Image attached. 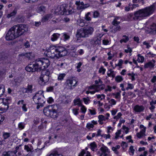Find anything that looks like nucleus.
Returning <instances> with one entry per match:
<instances>
[{
    "label": "nucleus",
    "mask_w": 156,
    "mask_h": 156,
    "mask_svg": "<svg viewBox=\"0 0 156 156\" xmlns=\"http://www.w3.org/2000/svg\"><path fill=\"white\" fill-rule=\"evenodd\" d=\"M28 30V27L24 24H17L10 28L6 34L5 38L7 41L13 40L23 34Z\"/></svg>",
    "instance_id": "obj_1"
},
{
    "label": "nucleus",
    "mask_w": 156,
    "mask_h": 156,
    "mask_svg": "<svg viewBox=\"0 0 156 156\" xmlns=\"http://www.w3.org/2000/svg\"><path fill=\"white\" fill-rule=\"evenodd\" d=\"M50 64V62L47 58H40L36 59L25 68L28 72H34L40 71L47 68Z\"/></svg>",
    "instance_id": "obj_2"
},
{
    "label": "nucleus",
    "mask_w": 156,
    "mask_h": 156,
    "mask_svg": "<svg viewBox=\"0 0 156 156\" xmlns=\"http://www.w3.org/2000/svg\"><path fill=\"white\" fill-rule=\"evenodd\" d=\"M155 10V5L153 4L150 6L147 7L136 12L134 13L133 19L136 20H140L143 18L148 16L153 13Z\"/></svg>",
    "instance_id": "obj_3"
},
{
    "label": "nucleus",
    "mask_w": 156,
    "mask_h": 156,
    "mask_svg": "<svg viewBox=\"0 0 156 156\" xmlns=\"http://www.w3.org/2000/svg\"><path fill=\"white\" fill-rule=\"evenodd\" d=\"M58 108L57 105H49L44 108L43 112L46 116L55 118L57 117Z\"/></svg>",
    "instance_id": "obj_4"
},
{
    "label": "nucleus",
    "mask_w": 156,
    "mask_h": 156,
    "mask_svg": "<svg viewBox=\"0 0 156 156\" xmlns=\"http://www.w3.org/2000/svg\"><path fill=\"white\" fill-rule=\"evenodd\" d=\"M93 31V28L91 27H89L86 28H81L78 30L76 35L80 38L87 37L89 35L92 34Z\"/></svg>",
    "instance_id": "obj_5"
},
{
    "label": "nucleus",
    "mask_w": 156,
    "mask_h": 156,
    "mask_svg": "<svg viewBox=\"0 0 156 156\" xmlns=\"http://www.w3.org/2000/svg\"><path fill=\"white\" fill-rule=\"evenodd\" d=\"M32 99L35 104H40L41 107L43 106V104L45 102L43 93L42 91L36 93L32 98Z\"/></svg>",
    "instance_id": "obj_6"
},
{
    "label": "nucleus",
    "mask_w": 156,
    "mask_h": 156,
    "mask_svg": "<svg viewBox=\"0 0 156 156\" xmlns=\"http://www.w3.org/2000/svg\"><path fill=\"white\" fill-rule=\"evenodd\" d=\"M10 98L0 99V113L6 112L9 108V105L11 102Z\"/></svg>",
    "instance_id": "obj_7"
},
{
    "label": "nucleus",
    "mask_w": 156,
    "mask_h": 156,
    "mask_svg": "<svg viewBox=\"0 0 156 156\" xmlns=\"http://www.w3.org/2000/svg\"><path fill=\"white\" fill-rule=\"evenodd\" d=\"M57 52L56 51L55 46H51L46 51L45 53L47 56L52 58L57 59L58 58V56L57 54Z\"/></svg>",
    "instance_id": "obj_8"
},
{
    "label": "nucleus",
    "mask_w": 156,
    "mask_h": 156,
    "mask_svg": "<svg viewBox=\"0 0 156 156\" xmlns=\"http://www.w3.org/2000/svg\"><path fill=\"white\" fill-rule=\"evenodd\" d=\"M78 80L77 79L74 77L72 79H67L66 80L65 84L66 87L70 90H72L77 85Z\"/></svg>",
    "instance_id": "obj_9"
},
{
    "label": "nucleus",
    "mask_w": 156,
    "mask_h": 156,
    "mask_svg": "<svg viewBox=\"0 0 156 156\" xmlns=\"http://www.w3.org/2000/svg\"><path fill=\"white\" fill-rule=\"evenodd\" d=\"M50 73L47 70H42L41 73V75L40 77L41 80L43 82L42 84L47 82L49 80Z\"/></svg>",
    "instance_id": "obj_10"
},
{
    "label": "nucleus",
    "mask_w": 156,
    "mask_h": 156,
    "mask_svg": "<svg viewBox=\"0 0 156 156\" xmlns=\"http://www.w3.org/2000/svg\"><path fill=\"white\" fill-rule=\"evenodd\" d=\"M56 51L57 55H59L58 58L65 56L67 54V51L65 48L62 47H57L55 46Z\"/></svg>",
    "instance_id": "obj_11"
},
{
    "label": "nucleus",
    "mask_w": 156,
    "mask_h": 156,
    "mask_svg": "<svg viewBox=\"0 0 156 156\" xmlns=\"http://www.w3.org/2000/svg\"><path fill=\"white\" fill-rule=\"evenodd\" d=\"M61 10L59 12L60 15H69L71 14L73 12L72 10L67 9V8L65 7L63 5L61 6Z\"/></svg>",
    "instance_id": "obj_12"
},
{
    "label": "nucleus",
    "mask_w": 156,
    "mask_h": 156,
    "mask_svg": "<svg viewBox=\"0 0 156 156\" xmlns=\"http://www.w3.org/2000/svg\"><path fill=\"white\" fill-rule=\"evenodd\" d=\"M100 150L101 151L100 156H108L109 155L110 152L107 147L105 146H103L100 148Z\"/></svg>",
    "instance_id": "obj_13"
},
{
    "label": "nucleus",
    "mask_w": 156,
    "mask_h": 156,
    "mask_svg": "<svg viewBox=\"0 0 156 156\" xmlns=\"http://www.w3.org/2000/svg\"><path fill=\"white\" fill-rule=\"evenodd\" d=\"M155 61L152 59L150 61L146 63L144 65L145 68H149L151 69L153 68L155 66Z\"/></svg>",
    "instance_id": "obj_14"
},
{
    "label": "nucleus",
    "mask_w": 156,
    "mask_h": 156,
    "mask_svg": "<svg viewBox=\"0 0 156 156\" xmlns=\"http://www.w3.org/2000/svg\"><path fill=\"white\" fill-rule=\"evenodd\" d=\"M144 108V107L143 105H136L134 107L133 110L136 112L140 113L143 112Z\"/></svg>",
    "instance_id": "obj_15"
},
{
    "label": "nucleus",
    "mask_w": 156,
    "mask_h": 156,
    "mask_svg": "<svg viewBox=\"0 0 156 156\" xmlns=\"http://www.w3.org/2000/svg\"><path fill=\"white\" fill-rule=\"evenodd\" d=\"M32 88V85L29 84L27 88H24L23 89V90L25 93H32L33 90Z\"/></svg>",
    "instance_id": "obj_16"
},
{
    "label": "nucleus",
    "mask_w": 156,
    "mask_h": 156,
    "mask_svg": "<svg viewBox=\"0 0 156 156\" xmlns=\"http://www.w3.org/2000/svg\"><path fill=\"white\" fill-rule=\"evenodd\" d=\"M146 129V128L145 127L144 129H142L140 132L137 133L136 136L138 138H140L141 137L145 136Z\"/></svg>",
    "instance_id": "obj_17"
},
{
    "label": "nucleus",
    "mask_w": 156,
    "mask_h": 156,
    "mask_svg": "<svg viewBox=\"0 0 156 156\" xmlns=\"http://www.w3.org/2000/svg\"><path fill=\"white\" fill-rule=\"evenodd\" d=\"M52 15L50 14H49L46 15L43 17L42 19V21L43 22H44L48 20L49 19H51L52 18Z\"/></svg>",
    "instance_id": "obj_18"
},
{
    "label": "nucleus",
    "mask_w": 156,
    "mask_h": 156,
    "mask_svg": "<svg viewBox=\"0 0 156 156\" xmlns=\"http://www.w3.org/2000/svg\"><path fill=\"white\" fill-rule=\"evenodd\" d=\"M60 34L58 33L54 34L51 37V40L53 41H56L59 37Z\"/></svg>",
    "instance_id": "obj_19"
},
{
    "label": "nucleus",
    "mask_w": 156,
    "mask_h": 156,
    "mask_svg": "<svg viewBox=\"0 0 156 156\" xmlns=\"http://www.w3.org/2000/svg\"><path fill=\"white\" fill-rule=\"evenodd\" d=\"M116 74V72L110 69L108 70L107 73V75L108 76H112L113 78H114Z\"/></svg>",
    "instance_id": "obj_20"
},
{
    "label": "nucleus",
    "mask_w": 156,
    "mask_h": 156,
    "mask_svg": "<svg viewBox=\"0 0 156 156\" xmlns=\"http://www.w3.org/2000/svg\"><path fill=\"white\" fill-rule=\"evenodd\" d=\"M113 29L111 31V32L113 33H115L118 31H120L121 30V27L120 26L118 25L115 26Z\"/></svg>",
    "instance_id": "obj_21"
},
{
    "label": "nucleus",
    "mask_w": 156,
    "mask_h": 156,
    "mask_svg": "<svg viewBox=\"0 0 156 156\" xmlns=\"http://www.w3.org/2000/svg\"><path fill=\"white\" fill-rule=\"evenodd\" d=\"M24 149L27 152H32L33 148L30 145L28 144L25 145Z\"/></svg>",
    "instance_id": "obj_22"
},
{
    "label": "nucleus",
    "mask_w": 156,
    "mask_h": 156,
    "mask_svg": "<svg viewBox=\"0 0 156 156\" xmlns=\"http://www.w3.org/2000/svg\"><path fill=\"white\" fill-rule=\"evenodd\" d=\"M97 147V145L94 142H93L90 144V148L93 151H94Z\"/></svg>",
    "instance_id": "obj_23"
},
{
    "label": "nucleus",
    "mask_w": 156,
    "mask_h": 156,
    "mask_svg": "<svg viewBox=\"0 0 156 156\" xmlns=\"http://www.w3.org/2000/svg\"><path fill=\"white\" fill-rule=\"evenodd\" d=\"M73 102L74 105H78L79 106H81L82 105L81 101L80 100V98H77L76 99H75Z\"/></svg>",
    "instance_id": "obj_24"
},
{
    "label": "nucleus",
    "mask_w": 156,
    "mask_h": 156,
    "mask_svg": "<svg viewBox=\"0 0 156 156\" xmlns=\"http://www.w3.org/2000/svg\"><path fill=\"white\" fill-rule=\"evenodd\" d=\"M122 37L123 38L120 40V42L121 43H122V42L126 43L129 40V38L126 35H123Z\"/></svg>",
    "instance_id": "obj_25"
},
{
    "label": "nucleus",
    "mask_w": 156,
    "mask_h": 156,
    "mask_svg": "<svg viewBox=\"0 0 156 156\" xmlns=\"http://www.w3.org/2000/svg\"><path fill=\"white\" fill-rule=\"evenodd\" d=\"M2 156H15L13 153L10 152V151L3 152Z\"/></svg>",
    "instance_id": "obj_26"
},
{
    "label": "nucleus",
    "mask_w": 156,
    "mask_h": 156,
    "mask_svg": "<svg viewBox=\"0 0 156 156\" xmlns=\"http://www.w3.org/2000/svg\"><path fill=\"white\" fill-rule=\"evenodd\" d=\"M17 13V10L16 9H15L13 11L11 12L10 14H9L7 15V17L9 18L12 16H14Z\"/></svg>",
    "instance_id": "obj_27"
},
{
    "label": "nucleus",
    "mask_w": 156,
    "mask_h": 156,
    "mask_svg": "<svg viewBox=\"0 0 156 156\" xmlns=\"http://www.w3.org/2000/svg\"><path fill=\"white\" fill-rule=\"evenodd\" d=\"M10 136V134L9 133H6L4 132L3 133L2 136L4 139V140H5L9 137Z\"/></svg>",
    "instance_id": "obj_28"
},
{
    "label": "nucleus",
    "mask_w": 156,
    "mask_h": 156,
    "mask_svg": "<svg viewBox=\"0 0 156 156\" xmlns=\"http://www.w3.org/2000/svg\"><path fill=\"white\" fill-rule=\"evenodd\" d=\"M5 92V87L3 85H0V97L4 94Z\"/></svg>",
    "instance_id": "obj_29"
},
{
    "label": "nucleus",
    "mask_w": 156,
    "mask_h": 156,
    "mask_svg": "<svg viewBox=\"0 0 156 156\" xmlns=\"http://www.w3.org/2000/svg\"><path fill=\"white\" fill-rule=\"evenodd\" d=\"M77 24L81 27H83L85 25L84 20L82 19H80L77 21Z\"/></svg>",
    "instance_id": "obj_30"
},
{
    "label": "nucleus",
    "mask_w": 156,
    "mask_h": 156,
    "mask_svg": "<svg viewBox=\"0 0 156 156\" xmlns=\"http://www.w3.org/2000/svg\"><path fill=\"white\" fill-rule=\"evenodd\" d=\"M122 77L120 76H117L115 78V81L118 82H120L123 80Z\"/></svg>",
    "instance_id": "obj_31"
},
{
    "label": "nucleus",
    "mask_w": 156,
    "mask_h": 156,
    "mask_svg": "<svg viewBox=\"0 0 156 156\" xmlns=\"http://www.w3.org/2000/svg\"><path fill=\"white\" fill-rule=\"evenodd\" d=\"M98 119L102 121H105L108 119V117H106L103 115H100L98 116Z\"/></svg>",
    "instance_id": "obj_32"
},
{
    "label": "nucleus",
    "mask_w": 156,
    "mask_h": 156,
    "mask_svg": "<svg viewBox=\"0 0 156 156\" xmlns=\"http://www.w3.org/2000/svg\"><path fill=\"white\" fill-rule=\"evenodd\" d=\"M138 56L137 61L139 62H142L144 61V58L143 56H141L140 54L138 55Z\"/></svg>",
    "instance_id": "obj_33"
},
{
    "label": "nucleus",
    "mask_w": 156,
    "mask_h": 156,
    "mask_svg": "<svg viewBox=\"0 0 156 156\" xmlns=\"http://www.w3.org/2000/svg\"><path fill=\"white\" fill-rule=\"evenodd\" d=\"M90 12H88L85 15L84 18L87 21H90L91 20L90 17L89 16V15H90Z\"/></svg>",
    "instance_id": "obj_34"
},
{
    "label": "nucleus",
    "mask_w": 156,
    "mask_h": 156,
    "mask_svg": "<svg viewBox=\"0 0 156 156\" xmlns=\"http://www.w3.org/2000/svg\"><path fill=\"white\" fill-rule=\"evenodd\" d=\"M66 76L65 73H61L58 76V79L59 80H62Z\"/></svg>",
    "instance_id": "obj_35"
},
{
    "label": "nucleus",
    "mask_w": 156,
    "mask_h": 156,
    "mask_svg": "<svg viewBox=\"0 0 156 156\" xmlns=\"http://www.w3.org/2000/svg\"><path fill=\"white\" fill-rule=\"evenodd\" d=\"M25 124L24 123L21 122L18 125V128L20 129H22L24 128Z\"/></svg>",
    "instance_id": "obj_36"
},
{
    "label": "nucleus",
    "mask_w": 156,
    "mask_h": 156,
    "mask_svg": "<svg viewBox=\"0 0 156 156\" xmlns=\"http://www.w3.org/2000/svg\"><path fill=\"white\" fill-rule=\"evenodd\" d=\"M120 23V22L114 19L112 22V24L114 26H118Z\"/></svg>",
    "instance_id": "obj_37"
},
{
    "label": "nucleus",
    "mask_w": 156,
    "mask_h": 156,
    "mask_svg": "<svg viewBox=\"0 0 156 156\" xmlns=\"http://www.w3.org/2000/svg\"><path fill=\"white\" fill-rule=\"evenodd\" d=\"M106 69H105L103 68V66H101L99 70V73H102L103 74H104L105 73Z\"/></svg>",
    "instance_id": "obj_38"
},
{
    "label": "nucleus",
    "mask_w": 156,
    "mask_h": 156,
    "mask_svg": "<svg viewBox=\"0 0 156 156\" xmlns=\"http://www.w3.org/2000/svg\"><path fill=\"white\" fill-rule=\"evenodd\" d=\"M49 156H63V155L60 154H59L58 152H56L54 153L50 154Z\"/></svg>",
    "instance_id": "obj_39"
},
{
    "label": "nucleus",
    "mask_w": 156,
    "mask_h": 156,
    "mask_svg": "<svg viewBox=\"0 0 156 156\" xmlns=\"http://www.w3.org/2000/svg\"><path fill=\"white\" fill-rule=\"evenodd\" d=\"M61 6H58L57 7V8L55 10V13L57 14H60L59 12H60L61 10Z\"/></svg>",
    "instance_id": "obj_40"
},
{
    "label": "nucleus",
    "mask_w": 156,
    "mask_h": 156,
    "mask_svg": "<svg viewBox=\"0 0 156 156\" xmlns=\"http://www.w3.org/2000/svg\"><path fill=\"white\" fill-rule=\"evenodd\" d=\"M134 151L135 150L133 149V146H131L129 147V152H131L132 155H133L134 154Z\"/></svg>",
    "instance_id": "obj_41"
},
{
    "label": "nucleus",
    "mask_w": 156,
    "mask_h": 156,
    "mask_svg": "<svg viewBox=\"0 0 156 156\" xmlns=\"http://www.w3.org/2000/svg\"><path fill=\"white\" fill-rule=\"evenodd\" d=\"M143 44L146 46V48L148 49L151 47V46L150 45L149 43L146 41H144L143 42Z\"/></svg>",
    "instance_id": "obj_42"
},
{
    "label": "nucleus",
    "mask_w": 156,
    "mask_h": 156,
    "mask_svg": "<svg viewBox=\"0 0 156 156\" xmlns=\"http://www.w3.org/2000/svg\"><path fill=\"white\" fill-rule=\"evenodd\" d=\"M99 15V13L97 11H96L94 12L93 17L96 18L98 17Z\"/></svg>",
    "instance_id": "obj_43"
},
{
    "label": "nucleus",
    "mask_w": 156,
    "mask_h": 156,
    "mask_svg": "<svg viewBox=\"0 0 156 156\" xmlns=\"http://www.w3.org/2000/svg\"><path fill=\"white\" fill-rule=\"evenodd\" d=\"M107 55L109 56L108 58V59L109 60L111 59L114 56V55L113 54H112L110 52H108V53Z\"/></svg>",
    "instance_id": "obj_44"
},
{
    "label": "nucleus",
    "mask_w": 156,
    "mask_h": 156,
    "mask_svg": "<svg viewBox=\"0 0 156 156\" xmlns=\"http://www.w3.org/2000/svg\"><path fill=\"white\" fill-rule=\"evenodd\" d=\"M128 86L126 88V90H128L129 89H132L133 88V85L130 83H128Z\"/></svg>",
    "instance_id": "obj_45"
},
{
    "label": "nucleus",
    "mask_w": 156,
    "mask_h": 156,
    "mask_svg": "<svg viewBox=\"0 0 156 156\" xmlns=\"http://www.w3.org/2000/svg\"><path fill=\"white\" fill-rule=\"evenodd\" d=\"M94 127V125L93 124L88 123L87 124L86 127L88 129L90 128H93Z\"/></svg>",
    "instance_id": "obj_46"
},
{
    "label": "nucleus",
    "mask_w": 156,
    "mask_h": 156,
    "mask_svg": "<svg viewBox=\"0 0 156 156\" xmlns=\"http://www.w3.org/2000/svg\"><path fill=\"white\" fill-rule=\"evenodd\" d=\"M127 94L128 96H130L132 98L136 96L135 94H133V93L131 92H128Z\"/></svg>",
    "instance_id": "obj_47"
},
{
    "label": "nucleus",
    "mask_w": 156,
    "mask_h": 156,
    "mask_svg": "<svg viewBox=\"0 0 156 156\" xmlns=\"http://www.w3.org/2000/svg\"><path fill=\"white\" fill-rule=\"evenodd\" d=\"M105 95L103 94H102L101 95L99 94L97 95V98H101V100H102V99L105 98Z\"/></svg>",
    "instance_id": "obj_48"
},
{
    "label": "nucleus",
    "mask_w": 156,
    "mask_h": 156,
    "mask_svg": "<svg viewBox=\"0 0 156 156\" xmlns=\"http://www.w3.org/2000/svg\"><path fill=\"white\" fill-rule=\"evenodd\" d=\"M53 87L52 86H50L48 87L47 88L46 91L48 92L52 91L53 90Z\"/></svg>",
    "instance_id": "obj_49"
},
{
    "label": "nucleus",
    "mask_w": 156,
    "mask_h": 156,
    "mask_svg": "<svg viewBox=\"0 0 156 156\" xmlns=\"http://www.w3.org/2000/svg\"><path fill=\"white\" fill-rule=\"evenodd\" d=\"M81 106V110L82 112L83 113H85L86 111V108L83 105H82Z\"/></svg>",
    "instance_id": "obj_50"
},
{
    "label": "nucleus",
    "mask_w": 156,
    "mask_h": 156,
    "mask_svg": "<svg viewBox=\"0 0 156 156\" xmlns=\"http://www.w3.org/2000/svg\"><path fill=\"white\" fill-rule=\"evenodd\" d=\"M121 146L123 148H126L127 146V144L125 142H122L121 144Z\"/></svg>",
    "instance_id": "obj_51"
},
{
    "label": "nucleus",
    "mask_w": 156,
    "mask_h": 156,
    "mask_svg": "<svg viewBox=\"0 0 156 156\" xmlns=\"http://www.w3.org/2000/svg\"><path fill=\"white\" fill-rule=\"evenodd\" d=\"M121 132L120 130H119L118 131L115 133V138L116 139H117L119 135L120 134Z\"/></svg>",
    "instance_id": "obj_52"
},
{
    "label": "nucleus",
    "mask_w": 156,
    "mask_h": 156,
    "mask_svg": "<svg viewBox=\"0 0 156 156\" xmlns=\"http://www.w3.org/2000/svg\"><path fill=\"white\" fill-rule=\"evenodd\" d=\"M103 44L105 45H107L109 43V41L107 40H103L102 41Z\"/></svg>",
    "instance_id": "obj_53"
},
{
    "label": "nucleus",
    "mask_w": 156,
    "mask_h": 156,
    "mask_svg": "<svg viewBox=\"0 0 156 156\" xmlns=\"http://www.w3.org/2000/svg\"><path fill=\"white\" fill-rule=\"evenodd\" d=\"M86 153V151L84 150H83L79 154L78 156H83Z\"/></svg>",
    "instance_id": "obj_54"
},
{
    "label": "nucleus",
    "mask_w": 156,
    "mask_h": 156,
    "mask_svg": "<svg viewBox=\"0 0 156 156\" xmlns=\"http://www.w3.org/2000/svg\"><path fill=\"white\" fill-rule=\"evenodd\" d=\"M112 150L115 153L117 154H119V152L117 150L115 147H113Z\"/></svg>",
    "instance_id": "obj_55"
},
{
    "label": "nucleus",
    "mask_w": 156,
    "mask_h": 156,
    "mask_svg": "<svg viewBox=\"0 0 156 156\" xmlns=\"http://www.w3.org/2000/svg\"><path fill=\"white\" fill-rule=\"evenodd\" d=\"M125 51L127 53H128V52L131 53L132 51V50L130 48L128 47V49H125Z\"/></svg>",
    "instance_id": "obj_56"
},
{
    "label": "nucleus",
    "mask_w": 156,
    "mask_h": 156,
    "mask_svg": "<svg viewBox=\"0 0 156 156\" xmlns=\"http://www.w3.org/2000/svg\"><path fill=\"white\" fill-rule=\"evenodd\" d=\"M45 10V7L44 6H41L38 8V10L40 12L43 11Z\"/></svg>",
    "instance_id": "obj_57"
},
{
    "label": "nucleus",
    "mask_w": 156,
    "mask_h": 156,
    "mask_svg": "<svg viewBox=\"0 0 156 156\" xmlns=\"http://www.w3.org/2000/svg\"><path fill=\"white\" fill-rule=\"evenodd\" d=\"M147 55L150 57H154L155 55L153 53H151L150 52L148 53Z\"/></svg>",
    "instance_id": "obj_58"
},
{
    "label": "nucleus",
    "mask_w": 156,
    "mask_h": 156,
    "mask_svg": "<svg viewBox=\"0 0 156 156\" xmlns=\"http://www.w3.org/2000/svg\"><path fill=\"white\" fill-rule=\"evenodd\" d=\"M64 37V38L65 40H67L69 39L70 38V36L66 34H64L63 35Z\"/></svg>",
    "instance_id": "obj_59"
},
{
    "label": "nucleus",
    "mask_w": 156,
    "mask_h": 156,
    "mask_svg": "<svg viewBox=\"0 0 156 156\" xmlns=\"http://www.w3.org/2000/svg\"><path fill=\"white\" fill-rule=\"evenodd\" d=\"M24 45L26 48L30 47V44H29V41H27L26 42L24 43Z\"/></svg>",
    "instance_id": "obj_60"
},
{
    "label": "nucleus",
    "mask_w": 156,
    "mask_h": 156,
    "mask_svg": "<svg viewBox=\"0 0 156 156\" xmlns=\"http://www.w3.org/2000/svg\"><path fill=\"white\" fill-rule=\"evenodd\" d=\"M78 109H73V112L74 114L76 115H77L78 114Z\"/></svg>",
    "instance_id": "obj_61"
},
{
    "label": "nucleus",
    "mask_w": 156,
    "mask_h": 156,
    "mask_svg": "<svg viewBox=\"0 0 156 156\" xmlns=\"http://www.w3.org/2000/svg\"><path fill=\"white\" fill-rule=\"evenodd\" d=\"M123 61L122 60V59H119V63H118V66L120 67V68H121V67H120L121 66H122V64L123 63Z\"/></svg>",
    "instance_id": "obj_62"
},
{
    "label": "nucleus",
    "mask_w": 156,
    "mask_h": 156,
    "mask_svg": "<svg viewBox=\"0 0 156 156\" xmlns=\"http://www.w3.org/2000/svg\"><path fill=\"white\" fill-rule=\"evenodd\" d=\"M54 101L53 99L51 97H50L47 100L48 102L49 103H52Z\"/></svg>",
    "instance_id": "obj_63"
},
{
    "label": "nucleus",
    "mask_w": 156,
    "mask_h": 156,
    "mask_svg": "<svg viewBox=\"0 0 156 156\" xmlns=\"http://www.w3.org/2000/svg\"><path fill=\"white\" fill-rule=\"evenodd\" d=\"M32 54V53L31 52L26 53L25 54V56L27 57V58H30V56Z\"/></svg>",
    "instance_id": "obj_64"
}]
</instances>
